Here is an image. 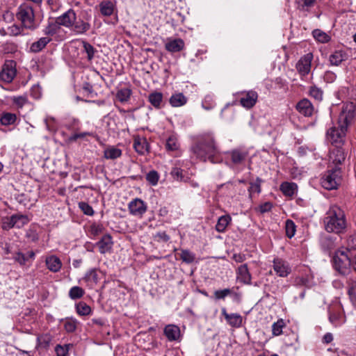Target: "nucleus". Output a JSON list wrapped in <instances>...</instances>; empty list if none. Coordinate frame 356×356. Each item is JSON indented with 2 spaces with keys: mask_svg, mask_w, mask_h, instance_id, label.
<instances>
[{
  "mask_svg": "<svg viewBox=\"0 0 356 356\" xmlns=\"http://www.w3.org/2000/svg\"><path fill=\"white\" fill-rule=\"evenodd\" d=\"M355 117V106L353 104L343 105L339 116L337 126L330 127L327 131V140L334 145L342 144L344 142L348 127L354 121Z\"/></svg>",
  "mask_w": 356,
  "mask_h": 356,
  "instance_id": "1",
  "label": "nucleus"
},
{
  "mask_svg": "<svg viewBox=\"0 0 356 356\" xmlns=\"http://www.w3.org/2000/svg\"><path fill=\"white\" fill-rule=\"evenodd\" d=\"M193 154L203 161L207 160L211 163H218L219 150L211 133H204L198 136L191 147Z\"/></svg>",
  "mask_w": 356,
  "mask_h": 356,
  "instance_id": "2",
  "label": "nucleus"
},
{
  "mask_svg": "<svg viewBox=\"0 0 356 356\" xmlns=\"http://www.w3.org/2000/svg\"><path fill=\"white\" fill-rule=\"evenodd\" d=\"M323 225L329 233H343L347 226L344 211L337 205L330 206L323 218Z\"/></svg>",
  "mask_w": 356,
  "mask_h": 356,
  "instance_id": "3",
  "label": "nucleus"
},
{
  "mask_svg": "<svg viewBox=\"0 0 356 356\" xmlns=\"http://www.w3.org/2000/svg\"><path fill=\"white\" fill-rule=\"evenodd\" d=\"M16 17L21 22L23 28L31 31L36 29L35 13L31 3H24L21 4L17 8Z\"/></svg>",
  "mask_w": 356,
  "mask_h": 356,
  "instance_id": "4",
  "label": "nucleus"
},
{
  "mask_svg": "<svg viewBox=\"0 0 356 356\" xmlns=\"http://www.w3.org/2000/svg\"><path fill=\"white\" fill-rule=\"evenodd\" d=\"M342 181L341 169L335 166L334 168L327 170L321 178V184L323 188L326 190L337 189L341 184Z\"/></svg>",
  "mask_w": 356,
  "mask_h": 356,
  "instance_id": "5",
  "label": "nucleus"
},
{
  "mask_svg": "<svg viewBox=\"0 0 356 356\" xmlns=\"http://www.w3.org/2000/svg\"><path fill=\"white\" fill-rule=\"evenodd\" d=\"M334 269L339 274L346 275L349 273L352 261L350 256L345 251H337L332 258Z\"/></svg>",
  "mask_w": 356,
  "mask_h": 356,
  "instance_id": "6",
  "label": "nucleus"
},
{
  "mask_svg": "<svg viewBox=\"0 0 356 356\" xmlns=\"http://www.w3.org/2000/svg\"><path fill=\"white\" fill-rule=\"evenodd\" d=\"M227 158L234 166L243 165L248 156V152L244 148H235L226 153Z\"/></svg>",
  "mask_w": 356,
  "mask_h": 356,
  "instance_id": "7",
  "label": "nucleus"
},
{
  "mask_svg": "<svg viewBox=\"0 0 356 356\" xmlns=\"http://www.w3.org/2000/svg\"><path fill=\"white\" fill-rule=\"evenodd\" d=\"M16 74V63L13 60H6L0 72V80L9 83L12 82Z\"/></svg>",
  "mask_w": 356,
  "mask_h": 356,
  "instance_id": "8",
  "label": "nucleus"
},
{
  "mask_svg": "<svg viewBox=\"0 0 356 356\" xmlns=\"http://www.w3.org/2000/svg\"><path fill=\"white\" fill-rule=\"evenodd\" d=\"M258 99V93L254 90L244 91L241 93L240 104L246 109L254 106Z\"/></svg>",
  "mask_w": 356,
  "mask_h": 356,
  "instance_id": "9",
  "label": "nucleus"
},
{
  "mask_svg": "<svg viewBox=\"0 0 356 356\" xmlns=\"http://www.w3.org/2000/svg\"><path fill=\"white\" fill-rule=\"evenodd\" d=\"M312 60V53H308L302 56L296 63V69L302 76L307 75L310 72Z\"/></svg>",
  "mask_w": 356,
  "mask_h": 356,
  "instance_id": "10",
  "label": "nucleus"
},
{
  "mask_svg": "<svg viewBox=\"0 0 356 356\" xmlns=\"http://www.w3.org/2000/svg\"><path fill=\"white\" fill-rule=\"evenodd\" d=\"M76 19V14L72 9H69L60 16L58 17L56 20L59 26H63L70 29L73 26V22Z\"/></svg>",
  "mask_w": 356,
  "mask_h": 356,
  "instance_id": "11",
  "label": "nucleus"
},
{
  "mask_svg": "<svg viewBox=\"0 0 356 356\" xmlns=\"http://www.w3.org/2000/svg\"><path fill=\"white\" fill-rule=\"evenodd\" d=\"M129 210L130 213L136 216L141 217L147 211V205L144 201L136 198L129 204Z\"/></svg>",
  "mask_w": 356,
  "mask_h": 356,
  "instance_id": "12",
  "label": "nucleus"
},
{
  "mask_svg": "<svg viewBox=\"0 0 356 356\" xmlns=\"http://www.w3.org/2000/svg\"><path fill=\"white\" fill-rule=\"evenodd\" d=\"M185 48V42L181 38H168L165 44V49L170 53L181 51Z\"/></svg>",
  "mask_w": 356,
  "mask_h": 356,
  "instance_id": "13",
  "label": "nucleus"
},
{
  "mask_svg": "<svg viewBox=\"0 0 356 356\" xmlns=\"http://www.w3.org/2000/svg\"><path fill=\"white\" fill-rule=\"evenodd\" d=\"M334 146L330 152V159L337 166L344 162L346 154L344 149L339 147V145Z\"/></svg>",
  "mask_w": 356,
  "mask_h": 356,
  "instance_id": "14",
  "label": "nucleus"
},
{
  "mask_svg": "<svg viewBox=\"0 0 356 356\" xmlns=\"http://www.w3.org/2000/svg\"><path fill=\"white\" fill-rule=\"evenodd\" d=\"M273 269L280 277H286L291 273L289 264L280 259H275L273 261Z\"/></svg>",
  "mask_w": 356,
  "mask_h": 356,
  "instance_id": "15",
  "label": "nucleus"
},
{
  "mask_svg": "<svg viewBox=\"0 0 356 356\" xmlns=\"http://www.w3.org/2000/svg\"><path fill=\"white\" fill-rule=\"evenodd\" d=\"M99 11L103 16H111L117 10L116 1L105 0L99 4Z\"/></svg>",
  "mask_w": 356,
  "mask_h": 356,
  "instance_id": "16",
  "label": "nucleus"
},
{
  "mask_svg": "<svg viewBox=\"0 0 356 356\" xmlns=\"http://www.w3.org/2000/svg\"><path fill=\"white\" fill-rule=\"evenodd\" d=\"M296 109L306 117L312 116L314 111L312 104L307 99L300 100L296 105Z\"/></svg>",
  "mask_w": 356,
  "mask_h": 356,
  "instance_id": "17",
  "label": "nucleus"
},
{
  "mask_svg": "<svg viewBox=\"0 0 356 356\" xmlns=\"http://www.w3.org/2000/svg\"><path fill=\"white\" fill-rule=\"evenodd\" d=\"M222 314L224 316L227 323L232 327H239L242 325L243 318L238 314H228L225 308L222 309Z\"/></svg>",
  "mask_w": 356,
  "mask_h": 356,
  "instance_id": "18",
  "label": "nucleus"
},
{
  "mask_svg": "<svg viewBox=\"0 0 356 356\" xmlns=\"http://www.w3.org/2000/svg\"><path fill=\"white\" fill-rule=\"evenodd\" d=\"M112 245L113 241L110 234L104 235L101 240L97 243L99 251L102 254L109 252L112 248Z\"/></svg>",
  "mask_w": 356,
  "mask_h": 356,
  "instance_id": "19",
  "label": "nucleus"
},
{
  "mask_svg": "<svg viewBox=\"0 0 356 356\" xmlns=\"http://www.w3.org/2000/svg\"><path fill=\"white\" fill-rule=\"evenodd\" d=\"M149 143L146 138L137 136L134 140V148L135 150L141 155L145 154L149 151Z\"/></svg>",
  "mask_w": 356,
  "mask_h": 356,
  "instance_id": "20",
  "label": "nucleus"
},
{
  "mask_svg": "<svg viewBox=\"0 0 356 356\" xmlns=\"http://www.w3.org/2000/svg\"><path fill=\"white\" fill-rule=\"evenodd\" d=\"M45 263L47 268L53 273L58 272L62 267L60 259L55 255L47 257L45 259Z\"/></svg>",
  "mask_w": 356,
  "mask_h": 356,
  "instance_id": "21",
  "label": "nucleus"
},
{
  "mask_svg": "<svg viewBox=\"0 0 356 356\" xmlns=\"http://www.w3.org/2000/svg\"><path fill=\"white\" fill-rule=\"evenodd\" d=\"M164 334L170 341H177L180 336V329L175 325H168L164 328Z\"/></svg>",
  "mask_w": 356,
  "mask_h": 356,
  "instance_id": "22",
  "label": "nucleus"
},
{
  "mask_svg": "<svg viewBox=\"0 0 356 356\" xmlns=\"http://www.w3.org/2000/svg\"><path fill=\"white\" fill-rule=\"evenodd\" d=\"M238 280L246 284H250L251 275L249 272L248 265L246 264L241 265L237 270Z\"/></svg>",
  "mask_w": 356,
  "mask_h": 356,
  "instance_id": "23",
  "label": "nucleus"
},
{
  "mask_svg": "<svg viewBox=\"0 0 356 356\" xmlns=\"http://www.w3.org/2000/svg\"><path fill=\"white\" fill-rule=\"evenodd\" d=\"M90 29V24L81 19H75V22H73V26L70 28V29L77 34H83L89 31Z\"/></svg>",
  "mask_w": 356,
  "mask_h": 356,
  "instance_id": "24",
  "label": "nucleus"
},
{
  "mask_svg": "<svg viewBox=\"0 0 356 356\" xmlns=\"http://www.w3.org/2000/svg\"><path fill=\"white\" fill-rule=\"evenodd\" d=\"M188 98L181 92L172 94L169 99V103L172 107H180L185 105Z\"/></svg>",
  "mask_w": 356,
  "mask_h": 356,
  "instance_id": "25",
  "label": "nucleus"
},
{
  "mask_svg": "<svg viewBox=\"0 0 356 356\" xmlns=\"http://www.w3.org/2000/svg\"><path fill=\"white\" fill-rule=\"evenodd\" d=\"M170 174L173 179L177 181L186 182L189 179L187 172L178 167L172 168Z\"/></svg>",
  "mask_w": 356,
  "mask_h": 356,
  "instance_id": "26",
  "label": "nucleus"
},
{
  "mask_svg": "<svg viewBox=\"0 0 356 356\" xmlns=\"http://www.w3.org/2000/svg\"><path fill=\"white\" fill-rule=\"evenodd\" d=\"M51 41V38L48 36L40 38L38 41L31 44L30 51L33 53H38L42 51Z\"/></svg>",
  "mask_w": 356,
  "mask_h": 356,
  "instance_id": "27",
  "label": "nucleus"
},
{
  "mask_svg": "<svg viewBox=\"0 0 356 356\" xmlns=\"http://www.w3.org/2000/svg\"><path fill=\"white\" fill-rule=\"evenodd\" d=\"M232 222V217L229 214L220 216L216 225V230L219 233H223L226 231L227 226Z\"/></svg>",
  "mask_w": 356,
  "mask_h": 356,
  "instance_id": "28",
  "label": "nucleus"
},
{
  "mask_svg": "<svg viewBox=\"0 0 356 356\" xmlns=\"http://www.w3.org/2000/svg\"><path fill=\"white\" fill-rule=\"evenodd\" d=\"M297 189V184L293 182L285 181L280 185V191L287 197L293 196L296 193Z\"/></svg>",
  "mask_w": 356,
  "mask_h": 356,
  "instance_id": "29",
  "label": "nucleus"
},
{
  "mask_svg": "<svg viewBox=\"0 0 356 356\" xmlns=\"http://www.w3.org/2000/svg\"><path fill=\"white\" fill-rule=\"evenodd\" d=\"M149 102L157 109L163 106V94L159 92H153L148 96Z\"/></svg>",
  "mask_w": 356,
  "mask_h": 356,
  "instance_id": "30",
  "label": "nucleus"
},
{
  "mask_svg": "<svg viewBox=\"0 0 356 356\" xmlns=\"http://www.w3.org/2000/svg\"><path fill=\"white\" fill-rule=\"evenodd\" d=\"M122 156V150L115 146H109L104 151V157L106 159L114 160Z\"/></svg>",
  "mask_w": 356,
  "mask_h": 356,
  "instance_id": "31",
  "label": "nucleus"
},
{
  "mask_svg": "<svg viewBox=\"0 0 356 356\" xmlns=\"http://www.w3.org/2000/svg\"><path fill=\"white\" fill-rule=\"evenodd\" d=\"M346 58V54L343 51H335L330 56L329 60L332 65L338 66Z\"/></svg>",
  "mask_w": 356,
  "mask_h": 356,
  "instance_id": "32",
  "label": "nucleus"
},
{
  "mask_svg": "<svg viewBox=\"0 0 356 356\" xmlns=\"http://www.w3.org/2000/svg\"><path fill=\"white\" fill-rule=\"evenodd\" d=\"M62 321L64 322V328L67 332H74L76 330L79 322L74 318L67 317Z\"/></svg>",
  "mask_w": 356,
  "mask_h": 356,
  "instance_id": "33",
  "label": "nucleus"
},
{
  "mask_svg": "<svg viewBox=\"0 0 356 356\" xmlns=\"http://www.w3.org/2000/svg\"><path fill=\"white\" fill-rule=\"evenodd\" d=\"M132 94V90L129 88H124L118 90L116 98L122 103L127 102Z\"/></svg>",
  "mask_w": 356,
  "mask_h": 356,
  "instance_id": "34",
  "label": "nucleus"
},
{
  "mask_svg": "<svg viewBox=\"0 0 356 356\" xmlns=\"http://www.w3.org/2000/svg\"><path fill=\"white\" fill-rule=\"evenodd\" d=\"M12 217L14 222V227L17 228H21L29 222V219L26 215L14 214Z\"/></svg>",
  "mask_w": 356,
  "mask_h": 356,
  "instance_id": "35",
  "label": "nucleus"
},
{
  "mask_svg": "<svg viewBox=\"0 0 356 356\" xmlns=\"http://www.w3.org/2000/svg\"><path fill=\"white\" fill-rule=\"evenodd\" d=\"M312 35L318 42L321 43L328 42L331 39L328 34L320 29L314 30L312 31Z\"/></svg>",
  "mask_w": 356,
  "mask_h": 356,
  "instance_id": "36",
  "label": "nucleus"
},
{
  "mask_svg": "<svg viewBox=\"0 0 356 356\" xmlns=\"http://www.w3.org/2000/svg\"><path fill=\"white\" fill-rule=\"evenodd\" d=\"M17 120V116L14 113H3L0 118V122L3 126L13 124Z\"/></svg>",
  "mask_w": 356,
  "mask_h": 356,
  "instance_id": "37",
  "label": "nucleus"
},
{
  "mask_svg": "<svg viewBox=\"0 0 356 356\" xmlns=\"http://www.w3.org/2000/svg\"><path fill=\"white\" fill-rule=\"evenodd\" d=\"M82 44L83 47V51L87 54L88 60L91 61L95 56V54L97 52L96 49L85 40L82 41Z\"/></svg>",
  "mask_w": 356,
  "mask_h": 356,
  "instance_id": "38",
  "label": "nucleus"
},
{
  "mask_svg": "<svg viewBox=\"0 0 356 356\" xmlns=\"http://www.w3.org/2000/svg\"><path fill=\"white\" fill-rule=\"evenodd\" d=\"M76 311L80 316H87L91 312V308L84 302H79L76 305Z\"/></svg>",
  "mask_w": 356,
  "mask_h": 356,
  "instance_id": "39",
  "label": "nucleus"
},
{
  "mask_svg": "<svg viewBox=\"0 0 356 356\" xmlns=\"http://www.w3.org/2000/svg\"><path fill=\"white\" fill-rule=\"evenodd\" d=\"M165 147L168 151H175L179 149V144L176 136H170L166 140Z\"/></svg>",
  "mask_w": 356,
  "mask_h": 356,
  "instance_id": "40",
  "label": "nucleus"
},
{
  "mask_svg": "<svg viewBox=\"0 0 356 356\" xmlns=\"http://www.w3.org/2000/svg\"><path fill=\"white\" fill-rule=\"evenodd\" d=\"M179 257L182 261L186 264H191L195 259V254L188 250H181Z\"/></svg>",
  "mask_w": 356,
  "mask_h": 356,
  "instance_id": "41",
  "label": "nucleus"
},
{
  "mask_svg": "<svg viewBox=\"0 0 356 356\" xmlns=\"http://www.w3.org/2000/svg\"><path fill=\"white\" fill-rule=\"evenodd\" d=\"M83 280L89 284H97L98 282V274L95 268L90 269L88 270Z\"/></svg>",
  "mask_w": 356,
  "mask_h": 356,
  "instance_id": "42",
  "label": "nucleus"
},
{
  "mask_svg": "<svg viewBox=\"0 0 356 356\" xmlns=\"http://www.w3.org/2000/svg\"><path fill=\"white\" fill-rule=\"evenodd\" d=\"M286 326L283 319H279L272 325V332L273 336H279L282 333V329Z\"/></svg>",
  "mask_w": 356,
  "mask_h": 356,
  "instance_id": "43",
  "label": "nucleus"
},
{
  "mask_svg": "<svg viewBox=\"0 0 356 356\" xmlns=\"http://www.w3.org/2000/svg\"><path fill=\"white\" fill-rule=\"evenodd\" d=\"M295 283L297 286H305L307 288L312 287L313 284L312 279L308 276L296 277Z\"/></svg>",
  "mask_w": 356,
  "mask_h": 356,
  "instance_id": "44",
  "label": "nucleus"
},
{
  "mask_svg": "<svg viewBox=\"0 0 356 356\" xmlns=\"http://www.w3.org/2000/svg\"><path fill=\"white\" fill-rule=\"evenodd\" d=\"M84 295V290L79 286H73L69 291V296L72 300L81 298Z\"/></svg>",
  "mask_w": 356,
  "mask_h": 356,
  "instance_id": "45",
  "label": "nucleus"
},
{
  "mask_svg": "<svg viewBox=\"0 0 356 356\" xmlns=\"http://www.w3.org/2000/svg\"><path fill=\"white\" fill-rule=\"evenodd\" d=\"M296 226L291 220H287L285 223L286 234L289 238H292L296 233Z\"/></svg>",
  "mask_w": 356,
  "mask_h": 356,
  "instance_id": "46",
  "label": "nucleus"
},
{
  "mask_svg": "<svg viewBox=\"0 0 356 356\" xmlns=\"http://www.w3.org/2000/svg\"><path fill=\"white\" fill-rule=\"evenodd\" d=\"M59 25L56 23H49L44 29V33L48 36H53L55 35L59 29Z\"/></svg>",
  "mask_w": 356,
  "mask_h": 356,
  "instance_id": "47",
  "label": "nucleus"
},
{
  "mask_svg": "<svg viewBox=\"0 0 356 356\" xmlns=\"http://www.w3.org/2000/svg\"><path fill=\"white\" fill-rule=\"evenodd\" d=\"M83 94L88 98L96 97L97 94L93 90L92 86L89 83H85L82 88Z\"/></svg>",
  "mask_w": 356,
  "mask_h": 356,
  "instance_id": "48",
  "label": "nucleus"
},
{
  "mask_svg": "<svg viewBox=\"0 0 356 356\" xmlns=\"http://www.w3.org/2000/svg\"><path fill=\"white\" fill-rule=\"evenodd\" d=\"M146 180L152 186H156L159 179V175L156 170H151L146 175Z\"/></svg>",
  "mask_w": 356,
  "mask_h": 356,
  "instance_id": "49",
  "label": "nucleus"
},
{
  "mask_svg": "<svg viewBox=\"0 0 356 356\" xmlns=\"http://www.w3.org/2000/svg\"><path fill=\"white\" fill-rule=\"evenodd\" d=\"M104 231V227L101 224L93 223L90 225L89 232L92 236H97Z\"/></svg>",
  "mask_w": 356,
  "mask_h": 356,
  "instance_id": "50",
  "label": "nucleus"
},
{
  "mask_svg": "<svg viewBox=\"0 0 356 356\" xmlns=\"http://www.w3.org/2000/svg\"><path fill=\"white\" fill-rule=\"evenodd\" d=\"M323 91L316 86H312L309 90V95L317 101H321L323 99Z\"/></svg>",
  "mask_w": 356,
  "mask_h": 356,
  "instance_id": "51",
  "label": "nucleus"
},
{
  "mask_svg": "<svg viewBox=\"0 0 356 356\" xmlns=\"http://www.w3.org/2000/svg\"><path fill=\"white\" fill-rule=\"evenodd\" d=\"M86 136H92L95 137V134L92 132H82V133H74L72 134L69 140L71 142L76 141L78 139L84 138Z\"/></svg>",
  "mask_w": 356,
  "mask_h": 356,
  "instance_id": "52",
  "label": "nucleus"
},
{
  "mask_svg": "<svg viewBox=\"0 0 356 356\" xmlns=\"http://www.w3.org/2000/svg\"><path fill=\"white\" fill-rule=\"evenodd\" d=\"M79 209L83 211V213L88 216H92L94 214V211L92 207L85 202H80L79 203Z\"/></svg>",
  "mask_w": 356,
  "mask_h": 356,
  "instance_id": "53",
  "label": "nucleus"
},
{
  "mask_svg": "<svg viewBox=\"0 0 356 356\" xmlns=\"http://www.w3.org/2000/svg\"><path fill=\"white\" fill-rule=\"evenodd\" d=\"M13 259L21 266L25 265L28 260V257L21 252H14Z\"/></svg>",
  "mask_w": 356,
  "mask_h": 356,
  "instance_id": "54",
  "label": "nucleus"
},
{
  "mask_svg": "<svg viewBox=\"0 0 356 356\" xmlns=\"http://www.w3.org/2000/svg\"><path fill=\"white\" fill-rule=\"evenodd\" d=\"M261 179L257 177L255 182L250 183V186L248 188L250 195L252 193H259L261 192Z\"/></svg>",
  "mask_w": 356,
  "mask_h": 356,
  "instance_id": "55",
  "label": "nucleus"
},
{
  "mask_svg": "<svg viewBox=\"0 0 356 356\" xmlns=\"http://www.w3.org/2000/svg\"><path fill=\"white\" fill-rule=\"evenodd\" d=\"M353 250H356V234L350 235L347 239L346 251L350 252Z\"/></svg>",
  "mask_w": 356,
  "mask_h": 356,
  "instance_id": "56",
  "label": "nucleus"
},
{
  "mask_svg": "<svg viewBox=\"0 0 356 356\" xmlns=\"http://www.w3.org/2000/svg\"><path fill=\"white\" fill-rule=\"evenodd\" d=\"M38 341L40 346L47 348L49 346L51 337L48 334H42L38 337Z\"/></svg>",
  "mask_w": 356,
  "mask_h": 356,
  "instance_id": "57",
  "label": "nucleus"
},
{
  "mask_svg": "<svg viewBox=\"0 0 356 356\" xmlns=\"http://www.w3.org/2000/svg\"><path fill=\"white\" fill-rule=\"evenodd\" d=\"M342 316L339 313H330L329 319L330 322L334 325V326H338L342 323Z\"/></svg>",
  "mask_w": 356,
  "mask_h": 356,
  "instance_id": "58",
  "label": "nucleus"
},
{
  "mask_svg": "<svg viewBox=\"0 0 356 356\" xmlns=\"http://www.w3.org/2000/svg\"><path fill=\"white\" fill-rule=\"evenodd\" d=\"M232 293V290L225 289L223 290H218L214 292L215 298L217 300L224 299L226 296Z\"/></svg>",
  "mask_w": 356,
  "mask_h": 356,
  "instance_id": "59",
  "label": "nucleus"
},
{
  "mask_svg": "<svg viewBox=\"0 0 356 356\" xmlns=\"http://www.w3.org/2000/svg\"><path fill=\"white\" fill-rule=\"evenodd\" d=\"M26 237L32 242H35L39 238L38 234L34 228H29L26 231Z\"/></svg>",
  "mask_w": 356,
  "mask_h": 356,
  "instance_id": "60",
  "label": "nucleus"
},
{
  "mask_svg": "<svg viewBox=\"0 0 356 356\" xmlns=\"http://www.w3.org/2000/svg\"><path fill=\"white\" fill-rule=\"evenodd\" d=\"M202 107L206 110L212 109L215 106V102L210 96H207L202 102Z\"/></svg>",
  "mask_w": 356,
  "mask_h": 356,
  "instance_id": "61",
  "label": "nucleus"
},
{
  "mask_svg": "<svg viewBox=\"0 0 356 356\" xmlns=\"http://www.w3.org/2000/svg\"><path fill=\"white\" fill-rule=\"evenodd\" d=\"M23 26L20 27L18 25L13 24L8 28V34L13 36H17L22 33Z\"/></svg>",
  "mask_w": 356,
  "mask_h": 356,
  "instance_id": "62",
  "label": "nucleus"
},
{
  "mask_svg": "<svg viewBox=\"0 0 356 356\" xmlns=\"http://www.w3.org/2000/svg\"><path fill=\"white\" fill-rule=\"evenodd\" d=\"M13 227H15L12 216L3 220L1 228L3 230H9Z\"/></svg>",
  "mask_w": 356,
  "mask_h": 356,
  "instance_id": "63",
  "label": "nucleus"
},
{
  "mask_svg": "<svg viewBox=\"0 0 356 356\" xmlns=\"http://www.w3.org/2000/svg\"><path fill=\"white\" fill-rule=\"evenodd\" d=\"M47 129L49 131H56L57 127L55 125V120L53 118H47L44 120Z\"/></svg>",
  "mask_w": 356,
  "mask_h": 356,
  "instance_id": "64",
  "label": "nucleus"
}]
</instances>
